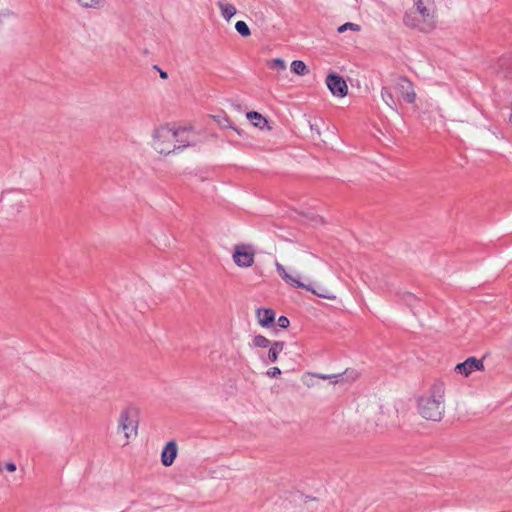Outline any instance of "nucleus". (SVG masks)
I'll list each match as a JSON object with an SVG mask.
<instances>
[{"instance_id": "20", "label": "nucleus", "mask_w": 512, "mask_h": 512, "mask_svg": "<svg viewBox=\"0 0 512 512\" xmlns=\"http://www.w3.org/2000/svg\"><path fill=\"white\" fill-rule=\"evenodd\" d=\"M272 342L263 335H256L252 340V347L267 348Z\"/></svg>"}, {"instance_id": "1", "label": "nucleus", "mask_w": 512, "mask_h": 512, "mask_svg": "<svg viewBox=\"0 0 512 512\" xmlns=\"http://www.w3.org/2000/svg\"><path fill=\"white\" fill-rule=\"evenodd\" d=\"M191 141V130L186 127L174 129L164 125L153 133V147L160 154L179 153L189 147Z\"/></svg>"}, {"instance_id": "14", "label": "nucleus", "mask_w": 512, "mask_h": 512, "mask_svg": "<svg viewBox=\"0 0 512 512\" xmlns=\"http://www.w3.org/2000/svg\"><path fill=\"white\" fill-rule=\"evenodd\" d=\"M285 343L282 341H274L269 345L268 360L272 363L278 360L279 354L283 351Z\"/></svg>"}, {"instance_id": "6", "label": "nucleus", "mask_w": 512, "mask_h": 512, "mask_svg": "<svg viewBox=\"0 0 512 512\" xmlns=\"http://www.w3.org/2000/svg\"><path fill=\"white\" fill-rule=\"evenodd\" d=\"M403 22L407 27L416 28L423 32H428L433 29V22L431 20L423 22L421 16L412 10L405 13Z\"/></svg>"}, {"instance_id": "25", "label": "nucleus", "mask_w": 512, "mask_h": 512, "mask_svg": "<svg viewBox=\"0 0 512 512\" xmlns=\"http://www.w3.org/2000/svg\"><path fill=\"white\" fill-rule=\"evenodd\" d=\"M289 324L290 321L286 316H280L277 320V325L281 328H287Z\"/></svg>"}, {"instance_id": "29", "label": "nucleus", "mask_w": 512, "mask_h": 512, "mask_svg": "<svg viewBox=\"0 0 512 512\" xmlns=\"http://www.w3.org/2000/svg\"><path fill=\"white\" fill-rule=\"evenodd\" d=\"M154 68L159 71L160 77L162 79H167L168 78L167 72L161 70L157 65H155Z\"/></svg>"}, {"instance_id": "10", "label": "nucleus", "mask_w": 512, "mask_h": 512, "mask_svg": "<svg viewBox=\"0 0 512 512\" xmlns=\"http://www.w3.org/2000/svg\"><path fill=\"white\" fill-rule=\"evenodd\" d=\"M177 444L174 440L169 441L161 452V462L164 466L169 467L173 464L177 457Z\"/></svg>"}, {"instance_id": "9", "label": "nucleus", "mask_w": 512, "mask_h": 512, "mask_svg": "<svg viewBox=\"0 0 512 512\" xmlns=\"http://www.w3.org/2000/svg\"><path fill=\"white\" fill-rule=\"evenodd\" d=\"M397 89L401 97L409 104L416 100V93L412 82L407 78H400L397 82Z\"/></svg>"}, {"instance_id": "31", "label": "nucleus", "mask_w": 512, "mask_h": 512, "mask_svg": "<svg viewBox=\"0 0 512 512\" xmlns=\"http://www.w3.org/2000/svg\"><path fill=\"white\" fill-rule=\"evenodd\" d=\"M4 466L2 465V463H0V472H2Z\"/></svg>"}, {"instance_id": "22", "label": "nucleus", "mask_w": 512, "mask_h": 512, "mask_svg": "<svg viewBox=\"0 0 512 512\" xmlns=\"http://www.w3.org/2000/svg\"><path fill=\"white\" fill-rule=\"evenodd\" d=\"M269 68L278 70V71H285L286 70V62L281 58L273 59L271 62L268 63Z\"/></svg>"}, {"instance_id": "28", "label": "nucleus", "mask_w": 512, "mask_h": 512, "mask_svg": "<svg viewBox=\"0 0 512 512\" xmlns=\"http://www.w3.org/2000/svg\"><path fill=\"white\" fill-rule=\"evenodd\" d=\"M310 129H311L312 133H316L317 136H320V129L317 124L310 123Z\"/></svg>"}, {"instance_id": "21", "label": "nucleus", "mask_w": 512, "mask_h": 512, "mask_svg": "<svg viewBox=\"0 0 512 512\" xmlns=\"http://www.w3.org/2000/svg\"><path fill=\"white\" fill-rule=\"evenodd\" d=\"M236 31L243 37H248L251 34V31L244 21H237L235 24Z\"/></svg>"}, {"instance_id": "4", "label": "nucleus", "mask_w": 512, "mask_h": 512, "mask_svg": "<svg viewBox=\"0 0 512 512\" xmlns=\"http://www.w3.org/2000/svg\"><path fill=\"white\" fill-rule=\"evenodd\" d=\"M138 423L132 418V409L125 408L121 411L118 419V430L124 432L126 443L131 436L137 435Z\"/></svg>"}, {"instance_id": "30", "label": "nucleus", "mask_w": 512, "mask_h": 512, "mask_svg": "<svg viewBox=\"0 0 512 512\" xmlns=\"http://www.w3.org/2000/svg\"><path fill=\"white\" fill-rule=\"evenodd\" d=\"M509 123L512 125V111H511V114L509 116Z\"/></svg>"}, {"instance_id": "19", "label": "nucleus", "mask_w": 512, "mask_h": 512, "mask_svg": "<svg viewBox=\"0 0 512 512\" xmlns=\"http://www.w3.org/2000/svg\"><path fill=\"white\" fill-rule=\"evenodd\" d=\"M83 8L100 9L104 5V0H76Z\"/></svg>"}, {"instance_id": "7", "label": "nucleus", "mask_w": 512, "mask_h": 512, "mask_svg": "<svg viewBox=\"0 0 512 512\" xmlns=\"http://www.w3.org/2000/svg\"><path fill=\"white\" fill-rule=\"evenodd\" d=\"M326 85L330 92L337 97H345L348 92V86L343 77L331 73L326 78Z\"/></svg>"}, {"instance_id": "5", "label": "nucleus", "mask_w": 512, "mask_h": 512, "mask_svg": "<svg viewBox=\"0 0 512 512\" xmlns=\"http://www.w3.org/2000/svg\"><path fill=\"white\" fill-rule=\"evenodd\" d=\"M232 257L238 267L248 268L254 263L255 252L250 245L238 244L234 248Z\"/></svg>"}, {"instance_id": "16", "label": "nucleus", "mask_w": 512, "mask_h": 512, "mask_svg": "<svg viewBox=\"0 0 512 512\" xmlns=\"http://www.w3.org/2000/svg\"><path fill=\"white\" fill-rule=\"evenodd\" d=\"M291 71L297 75H305L309 72L307 65L301 60H294L291 63Z\"/></svg>"}, {"instance_id": "27", "label": "nucleus", "mask_w": 512, "mask_h": 512, "mask_svg": "<svg viewBox=\"0 0 512 512\" xmlns=\"http://www.w3.org/2000/svg\"><path fill=\"white\" fill-rule=\"evenodd\" d=\"M4 468L9 471V472H14L16 471V465L13 463V462H8L4 465Z\"/></svg>"}, {"instance_id": "12", "label": "nucleus", "mask_w": 512, "mask_h": 512, "mask_svg": "<svg viewBox=\"0 0 512 512\" xmlns=\"http://www.w3.org/2000/svg\"><path fill=\"white\" fill-rule=\"evenodd\" d=\"M256 316L262 327H269L275 321V312L269 308H259L256 311Z\"/></svg>"}, {"instance_id": "3", "label": "nucleus", "mask_w": 512, "mask_h": 512, "mask_svg": "<svg viewBox=\"0 0 512 512\" xmlns=\"http://www.w3.org/2000/svg\"><path fill=\"white\" fill-rule=\"evenodd\" d=\"M275 267H276V270H277L279 276L286 283L291 285L292 287L305 289V290L310 291L313 294H315V295H317V296H319L321 298H325V299H333L334 298V296H331V295L327 294L326 292L317 291V290L313 289L310 285L304 284L299 279L294 278L289 273H287L285 267L282 264H280L279 262L275 263Z\"/></svg>"}, {"instance_id": "18", "label": "nucleus", "mask_w": 512, "mask_h": 512, "mask_svg": "<svg viewBox=\"0 0 512 512\" xmlns=\"http://www.w3.org/2000/svg\"><path fill=\"white\" fill-rule=\"evenodd\" d=\"M400 299L410 308H415V304L419 301L418 297H416L411 292H403L399 294Z\"/></svg>"}, {"instance_id": "24", "label": "nucleus", "mask_w": 512, "mask_h": 512, "mask_svg": "<svg viewBox=\"0 0 512 512\" xmlns=\"http://www.w3.org/2000/svg\"><path fill=\"white\" fill-rule=\"evenodd\" d=\"M281 374V370L278 367H271L267 370L266 375L270 378H276Z\"/></svg>"}, {"instance_id": "17", "label": "nucleus", "mask_w": 512, "mask_h": 512, "mask_svg": "<svg viewBox=\"0 0 512 512\" xmlns=\"http://www.w3.org/2000/svg\"><path fill=\"white\" fill-rule=\"evenodd\" d=\"M247 118L257 127H262L267 124V120L256 111L248 112Z\"/></svg>"}, {"instance_id": "15", "label": "nucleus", "mask_w": 512, "mask_h": 512, "mask_svg": "<svg viewBox=\"0 0 512 512\" xmlns=\"http://www.w3.org/2000/svg\"><path fill=\"white\" fill-rule=\"evenodd\" d=\"M381 97L385 104L392 110H397V105L391 91L387 87H383L381 90Z\"/></svg>"}, {"instance_id": "26", "label": "nucleus", "mask_w": 512, "mask_h": 512, "mask_svg": "<svg viewBox=\"0 0 512 512\" xmlns=\"http://www.w3.org/2000/svg\"><path fill=\"white\" fill-rule=\"evenodd\" d=\"M313 376H315L317 378H320V379H323V380L332 379V378H337L338 377V375H326V374H313Z\"/></svg>"}, {"instance_id": "8", "label": "nucleus", "mask_w": 512, "mask_h": 512, "mask_svg": "<svg viewBox=\"0 0 512 512\" xmlns=\"http://www.w3.org/2000/svg\"><path fill=\"white\" fill-rule=\"evenodd\" d=\"M483 369H484L483 360L477 359L475 357H469L464 362L458 363L455 366V371L464 376H469L475 370L481 371Z\"/></svg>"}, {"instance_id": "13", "label": "nucleus", "mask_w": 512, "mask_h": 512, "mask_svg": "<svg viewBox=\"0 0 512 512\" xmlns=\"http://www.w3.org/2000/svg\"><path fill=\"white\" fill-rule=\"evenodd\" d=\"M217 6L221 11V15L227 21H229L237 12L235 6L226 2L225 0H219L217 2Z\"/></svg>"}, {"instance_id": "2", "label": "nucleus", "mask_w": 512, "mask_h": 512, "mask_svg": "<svg viewBox=\"0 0 512 512\" xmlns=\"http://www.w3.org/2000/svg\"><path fill=\"white\" fill-rule=\"evenodd\" d=\"M444 391L443 383H435L428 394L418 398V412L423 418L436 422L443 418Z\"/></svg>"}, {"instance_id": "23", "label": "nucleus", "mask_w": 512, "mask_h": 512, "mask_svg": "<svg viewBox=\"0 0 512 512\" xmlns=\"http://www.w3.org/2000/svg\"><path fill=\"white\" fill-rule=\"evenodd\" d=\"M348 29L353 30V31H359L360 30V26L358 24H355V23L347 22V23L339 26L337 31L339 33H344Z\"/></svg>"}, {"instance_id": "11", "label": "nucleus", "mask_w": 512, "mask_h": 512, "mask_svg": "<svg viewBox=\"0 0 512 512\" xmlns=\"http://www.w3.org/2000/svg\"><path fill=\"white\" fill-rule=\"evenodd\" d=\"M414 5L416 12L421 16L423 22H426V20L432 21L430 8L433 5V0H414Z\"/></svg>"}]
</instances>
